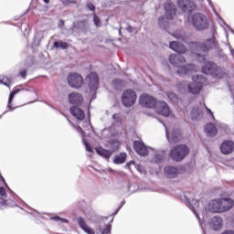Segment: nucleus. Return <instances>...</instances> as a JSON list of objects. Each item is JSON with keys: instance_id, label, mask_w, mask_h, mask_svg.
Here are the masks:
<instances>
[{"instance_id": "412c9836", "label": "nucleus", "mask_w": 234, "mask_h": 234, "mask_svg": "<svg viewBox=\"0 0 234 234\" xmlns=\"http://www.w3.org/2000/svg\"><path fill=\"white\" fill-rule=\"evenodd\" d=\"M172 36L178 41H183L184 43H187V41H189V35H187L186 31L176 30L172 34Z\"/></svg>"}, {"instance_id": "c756f323", "label": "nucleus", "mask_w": 234, "mask_h": 234, "mask_svg": "<svg viewBox=\"0 0 234 234\" xmlns=\"http://www.w3.org/2000/svg\"><path fill=\"white\" fill-rule=\"evenodd\" d=\"M165 156V152L164 151L157 152L153 158V162L154 164H162V162H164Z\"/></svg>"}, {"instance_id": "4be33fe9", "label": "nucleus", "mask_w": 234, "mask_h": 234, "mask_svg": "<svg viewBox=\"0 0 234 234\" xmlns=\"http://www.w3.org/2000/svg\"><path fill=\"white\" fill-rule=\"evenodd\" d=\"M208 211L210 213H222V208L220 207V201L215 199L208 204Z\"/></svg>"}, {"instance_id": "49530a36", "label": "nucleus", "mask_w": 234, "mask_h": 234, "mask_svg": "<svg viewBox=\"0 0 234 234\" xmlns=\"http://www.w3.org/2000/svg\"><path fill=\"white\" fill-rule=\"evenodd\" d=\"M0 196L1 197H5L6 196V190L3 186L0 187Z\"/></svg>"}, {"instance_id": "c85d7f7f", "label": "nucleus", "mask_w": 234, "mask_h": 234, "mask_svg": "<svg viewBox=\"0 0 234 234\" xmlns=\"http://www.w3.org/2000/svg\"><path fill=\"white\" fill-rule=\"evenodd\" d=\"M127 160V154L121 153L120 154L116 155L113 159V164L115 165H121L125 164V161Z\"/></svg>"}, {"instance_id": "72a5a7b5", "label": "nucleus", "mask_w": 234, "mask_h": 234, "mask_svg": "<svg viewBox=\"0 0 234 234\" xmlns=\"http://www.w3.org/2000/svg\"><path fill=\"white\" fill-rule=\"evenodd\" d=\"M167 98H169V100L171 101H173V103H178V96H176V94L173 91H168L166 93Z\"/></svg>"}, {"instance_id": "423d86ee", "label": "nucleus", "mask_w": 234, "mask_h": 234, "mask_svg": "<svg viewBox=\"0 0 234 234\" xmlns=\"http://www.w3.org/2000/svg\"><path fill=\"white\" fill-rule=\"evenodd\" d=\"M164 8L165 11V16H161L158 18V25L160 28H167L168 19H174L175 16H176V5L171 2V0H168L165 3Z\"/></svg>"}, {"instance_id": "37998d69", "label": "nucleus", "mask_w": 234, "mask_h": 234, "mask_svg": "<svg viewBox=\"0 0 234 234\" xmlns=\"http://www.w3.org/2000/svg\"><path fill=\"white\" fill-rule=\"evenodd\" d=\"M87 8L89 10H90L91 12H94V10H96V6H94V5H92L90 3L87 5Z\"/></svg>"}, {"instance_id": "1a4fd4ad", "label": "nucleus", "mask_w": 234, "mask_h": 234, "mask_svg": "<svg viewBox=\"0 0 234 234\" xmlns=\"http://www.w3.org/2000/svg\"><path fill=\"white\" fill-rule=\"evenodd\" d=\"M122 103L124 107H133L136 103V91L128 89L122 92Z\"/></svg>"}, {"instance_id": "864d4df0", "label": "nucleus", "mask_w": 234, "mask_h": 234, "mask_svg": "<svg viewBox=\"0 0 234 234\" xmlns=\"http://www.w3.org/2000/svg\"><path fill=\"white\" fill-rule=\"evenodd\" d=\"M43 1H44V3H46V4L50 3V0H43Z\"/></svg>"}, {"instance_id": "ddd939ff", "label": "nucleus", "mask_w": 234, "mask_h": 234, "mask_svg": "<svg viewBox=\"0 0 234 234\" xmlns=\"http://www.w3.org/2000/svg\"><path fill=\"white\" fill-rule=\"evenodd\" d=\"M133 149L136 154H140L141 156H147V154H149V150L147 149V146H145L144 142L134 141Z\"/></svg>"}, {"instance_id": "39448f33", "label": "nucleus", "mask_w": 234, "mask_h": 234, "mask_svg": "<svg viewBox=\"0 0 234 234\" xmlns=\"http://www.w3.org/2000/svg\"><path fill=\"white\" fill-rule=\"evenodd\" d=\"M203 74H207L215 78L216 80H222L228 76V72L224 68L218 67V65L213 62H207L204 67H202Z\"/></svg>"}, {"instance_id": "4d7b16f0", "label": "nucleus", "mask_w": 234, "mask_h": 234, "mask_svg": "<svg viewBox=\"0 0 234 234\" xmlns=\"http://www.w3.org/2000/svg\"><path fill=\"white\" fill-rule=\"evenodd\" d=\"M216 16H218V13H216Z\"/></svg>"}, {"instance_id": "4468645a", "label": "nucleus", "mask_w": 234, "mask_h": 234, "mask_svg": "<svg viewBox=\"0 0 234 234\" xmlns=\"http://www.w3.org/2000/svg\"><path fill=\"white\" fill-rule=\"evenodd\" d=\"M177 4L183 12H191L192 10H195V2L191 0H177Z\"/></svg>"}, {"instance_id": "473e14b6", "label": "nucleus", "mask_w": 234, "mask_h": 234, "mask_svg": "<svg viewBox=\"0 0 234 234\" xmlns=\"http://www.w3.org/2000/svg\"><path fill=\"white\" fill-rule=\"evenodd\" d=\"M55 48H62V50H67L69 48V44L63 41H57L54 43Z\"/></svg>"}, {"instance_id": "7ed1b4c3", "label": "nucleus", "mask_w": 234, "mask_h": 234, "mask_svg": "<svg viewBox=\"0 0 234 234\" xmlns=\"http://www.w3.org/2000/svg\"><path fill=\"white\" fill-rule=\"evenodd\" d=\"M215 37H211L209 39H207L205 43L200 42H192L190 43V48L197 56L199 58V61H206V54L211 50V48H215Z\"/></svg>"}, {"instance_id": "8fccbe9b", "label": "nucleus", "mask_w": 234, "mask_h": 234, "mask_svg": "<svg viewBox=\"0 0 234 234\" xmlns=\"http://www.w3.org/2000/svg\"><path fill=\"white\" fill-rule=\"evenodd\" d=\"M131 165H134V161H130V162L126 165L127 167H131Z\"/></svg>"}, {"instance_id": "f3484780", "label": "nucleus", "mask_w": 234, "mask_h": 234, "mask_svg": "<svg viewBox=\"0 0 234 234\" xmlns=\"http://www.w3.org/2000/svg\"><path fill=\"white\" fill-rule=\"evenodd\" d=\"M69 112L70 114H72V116L76 118V120H78L79 122H83L85 120V112H83V110H81L80 108L72 106L69 109Z\"/></svg>"}, {"instance_id": "7c9ffc66", "label": "nucleus", "mask_w": 234, "mask_h": 234, "mask_svg": "<svg viewBox=\"0 0 234 234\" xmlns=\"http://www.w3.org/2000/svg\"><path fill=\"white\" fill-rule=\"evenodd\" d=\"M18 92H21V89H16L10 93L7 102V109H9V111H14V108H12V101L14 100V96H16V94H18Z\"/></svg>"}, {"instance_id": "20e7f679", "label": "nucleus", "mask_w": 234, "mask_h": 234, "mask_svg": "<svg viewBox=\"0 0 234 234\" xmlns=\"http://www.w3.org/2000/svg\"><path fill=\"white\" fill-rule=\"evenodd\" d=\"M187 21L197 32H202V30H207V28H209V20H207V16L202 13L190 15L187 17Z\"/></svg>"}, {"instance_id": "58836bf2", "label": "nucleus", "mask_w": 234, "mask_h": 234, "mask_svg": "<svg viewBox=\"0 0 234 234\" xmlns=\"http://www.w3.org/2000/svg\"><path fill=\"white\" fill-rule=\"evenodd\" d=\"M115 123H122V115H120V113H115L112 116Z\"/></svg>"}, {"instance_id": "79ce46f5", "label": "nucleus", "mask_w": 234, "mask_h": 234, "mask_svg": "<svg viewBox=\"0 0 234 234\" xmlns=\"http://www.w3.org/2000/svg\"><path fill=\"white\" fill-rule=\"evenodd\" d=\"M51 220H60V222H67V219L61 218H59V217H58V216L52 217V218H51Z\"/></svg>"}, {"instance_id": "6e6552de", "label": "nucleus", "mask_w": 234, "mask_h": 234, "mask_svg": "<svg viewBox=\"0 0 234 234\" xmlns=\"http://www.w3.org/2000/svg\"><path fill=\"white\" fill-rule=\"evenodd\" d=\"M189 154V148L186 144L175 146L170 152V158L176 162H180Z\"/></svg>"}, {"instance_id": "aec40b11", "label": "nucleus", "mask_w": 234, "mask_h": 234, "mask_svg": "<svg viewBox=\"0 0 234 234\" xmlns=\"http://www.w3.org/2000/svg\"><path fill=\"white\" fill-rule=\"evenodd\" d=\"M218 200L221 207V213H224V211H229V209H231L233 207L234 202L229 198H221Z\"/></svg>"}, {"instance_id": "f704fd0d", "label": "nucleus", "mask_w": 234, "mask_h": 234, "mask_svg": "<svg viewBox=\"0 0 234 234\" xmlns=\"http://www.w3.org/2000/svg\"><path fill=\"white\" fill-rule=\"evenodd\" d=\"M111 148L112 150V152H113V153H114V151H118L120 149V141H118V140L112 141Z\"/></svg>"}, {"instance_id": "6ab92c4d", "label": "nucleus", "mask_w": 234, "mask_h": 234, "mask_svg": "<svg viewBox=\"0 0 234 234\" xmlns=\"http://www.w3.org/2000/svg\"><path fill=\"white\" fill-rule=\"evenodd\" d=\"M186 205L196 215L197 220H199V224H202V221H200V217L198 216V212L197 211V209H198V207H199L198 200L193 199L192 201H186Z\"/></svg>"}, {"instance_id": "a18cd8bd", "label": "nucleus", "mask_w": 234, "mask_h": 234, "mask_svg": "<svg viewBox=\"0 0 234 234\" xmlns=\"http://www.w3.org/2000/svg\"><path fill=\"white\" fill-rule=\"evenodd\" d=\"M204 107L207 110V112H208V114L212 116L213 120H215V116L213 115V112H211V109L207 108V106H206V104H204Z\"/></svg>"}, {"instance_id": "2f4dec72", "label": "nucleus", "mask_w": 234, "mask_h": 234, "mask_svg": "<svg viewBox=\"0 0 234 234\" xmlns=\"http://www.w3.org/2000/svg\"><path fill=\"white\" fill-rule=\"evenodd\" d=\"M123 85H124L123 80H122L120 79H114L112 82V86L113 87V89H115V90L122 89V87H123Z\"/></svg>"}, {"instance_id": "4c0bfd02", "label": "nucleus", "mask_w": 234, "mask_h": 234, "mask_svg": "<svg viewBox=\"0 0 234 234\" xmlns=\"http://www.w3.org/2000/svg\"><path fill=\"white\" fill-rule=\"evenodd\" d=\"M61 3L64 5V6H69V5H76L78 0H61Z\"/></svg>"}, {"instance_id": "393cba45", "label": "nucleus", "mask_w": 234, "mask_h": 234, "mask_svg": "<svg viewBox=\"0 0 234 234\" xmlns=\"http://www.w3.org/2000/svg\"><path fill=\"white\" fill-rule=\"evenodd\" d=\"M205 131L208 136H217V133H218V130L213 123H208L205 127Z\"/></svg>"}, {"instance_id": "a878e982", "label": "nucleus", "mask_w": 234, "mask_h": 234, "mask_svg": "<svg viewBox=\"0 0 234 234\" xmlns=\"http://www.w3.org/2000/svg\"><path fill=\"white\" fill-rule=\"evenodd\" d=\"M165 173L168 176V178H176L178 175V170L174 166H166L165 168Z\"/></svg>"}, {"instance_id": "9d476101", "label": "nucleus", "mask_w": 234, "mask_h": 234, "mask_svg": "<svg viewBox=\"0 0 234 234\" xmlns=\"http://www.w3.org/2000/svg\"><path fill=\"white\" fill-rule=\"evenodd\" d=\"M67 81L72 89H80L83 85V77L79 73L68 75Z\"/></svg>"}, {"instance_id": "cd10ccee", "label": "nucleus", "mask_w": 234, "mask_h": 234, "mask_svg": "<svg viewBox=\"0 0 234 234\" xmlns=\"http://www.w3.org/2000/svg\"><path fill=\"white\" fill-rule=\"evenodd\" d=\"M210 225L212 226L213 229L216 231L222 229V218L218 217H214L211 221Z\"/></svg>"}, {"instance_id": "e433bc0d", "label": "nucleus", "mask_w": 234, "mask_h": 234, "mask_svg": "<svg viewBox=\"0 0 234 234\" xmlns=\"http://www.w3.org/2000/svg\"><path fill=\"white\" fill-rule=\"evenodd\" d=\"M0 83H3L5 87H10V79L8 77H0Z\"/></svg>"}, {"instance_id": "c03bdc74", "label": "nucleus", "mask_w": 234, "mask_h": 234, "mask_svg": "<svg viewBox=\"0 0 234 234\" xmlns=\"http://www.w3.org/2000/svg\"><path fill=\"white\" fill-rule=\"evenodd\" d=\"M19 74H20L21 78H23L25 80V78H27V69L20 70Z\"/></svg>"}, {"instance_id": "ea45409f", "label": "nucleus", "mask_w": 234, "mask_h": 234, "mask_svg": "<svg viewBox=\"0 0 234 234\" xmlns=\"http://www.w3.org/2000/svg\"><path fill=\"white\" fill-rule=\"evenodd\" d=\"M83 144L86 147V151H88V153H93L92 151V146H90V144H89V143H87L85 140H83Z\"/></svg>"}, {"instance_id": "09e8293b", "label": "nucleus", "mask_w": 234, "mask_h": 234, "mask_svg": "<svg viewBox=\"0 0 234 234\" xmlns=\"http://www.w3.org/2000/svg\"><path fill=\"white\" fill-rule=\"evenodd\" d=\"M5 202L6 201H5V199L3 197H0V207H1V206H5Z\"/></svg>"}, {"instance_id": "13d9d810", "label": "nucleus", "mask_w": 234, "mask_h": 234, "mask_svg": "<svg viewBox=\"0 0 234 234\" xmlns=\"http://www.w3.org/2000/svg\"><path fill=\"white\" fill-rule=\"evenodd\" d=\"M26 90H28V89H26Z\"/></svg>"}, {"instance_id": "a211bd4d", "label": "nucleus", "mask_w": 234, "mask_h": 234, "mask_svg": "<svg viewBox=\"0 0 234 234\" xmlns=\"http://www.w3.org/2000/svg\"><path fill=\"white\" fill-rule=\"evenodd\" d=\"M220 151L222 154H231L234 151L233 141H224L220 146Z\"/></svg>"}, {"instance_id": "f257e3e1", "label": "nucleus", "mask_w": 234, "mask_h": 234, "mask_svg": "<svg viewBox=\"0 0 234 234\" xmlns=\"http://www.w3.org/2000/svg\"><path fill=\"white\" fill-rule=\"evenodd\" d=\"M139 103L143 107H146L147 109H154L158 114L161 116H165L167 118L169 114H171V110H169V106L164 101H156L154 97L149 94H143L139 99Z\"/></svg>"}, {"instance_id": "bb28decb", "label": "nucleus", "mask_w": 234, "mask_h": 234, "mask_svg": "<svg viewBox=\"0 0 234 234\" xmlns=\"http://www.w3.org/2000/svg\"><path fill=\"white\" fill-rule=\"evenodd\" d=\"M204 116V112L198 107H194L191 112L192 120H200Z\"/></svg>"}, {"instance_id": "0eeeda50", "label": "nucleus", "mask_w": 234, "mask_h": 234, "mask_svg": "<svg viewBox=\"0 0 234 234\" xmlns=\"http://www.w3.org/2000/svg\"><path fill=\"white\" fill-rule=\"evenodd\" d=\"M204 85H206V77L203 75H194L192 77V83L187 85V90L190 94H199Z\"/></svg>"}, {"instance_id": "b1692460", "label": "nucleus", "mask_w": 234, "mask_h": 234, "mask_svg": "<svg viewBox=\"0 0 234 234\" xmlns=\"http://www.w3.org/2000/svg\"><path fill=\"white\" fill-rule=\"evenodd\" d=\"M96 153L102 158H105L106 160H109L112 156V151L111 150H105L102 147H97L96 148Z\"/></svg>"}, {"instance_id": "9b49d317", "label": "nucleus", "mask_w": 234, "mask_h": 234, "mask_svg": "<svg viewBox=\"0 0 234 234\" xmlns=\"http://www.w3.org/2000/svg\"><path fill=\"white\" fill-rule=\"evenodd\" d=\"M87 80L89 81V87L91 91L98 90L100 87V78L98 77V73L91 72L88 75Z\"/></svg>"}, {"instance_id": "2eb2a0df", "label": "nucleus", "mask_w": 234, "mask_h": 234, "mask_svg": "<svg viewBox=\"0 0 234 234\" xmlns=\"http://www.w3.org/2000/svg\"><path fill=\"white\" fill-rule=\"evenodd\" d=\"M68 100L71 105H76L77 107H80V105L83 103V96H81V94L79 92L70 93Z\"/></svg>"}, {"instance_id": "c9c22d12", "label": "nucleus", "mask_w": 234, "mask_h": 234, "mask_svg": "<svg viewBox=\"0 0 234 234\" xmlns=\"http://www.w3.org/2000/svg\"><path fill=\"white\" fill-rule=\"evenodd\" d=\"M93 23L97 28L101 27V19H100V17H98L96 15L93 16Z\"/></svg>"}, {"instance_id": "5fc2aeb1", "label": "nucleus", "mask_w": 234, "mask_h": 234, "mask_svg": "<svg viewBox=\"0 0 234 234\" xmlns=\"http://www.w3.org/2000/svg\"><path fill=\"white\" fill-rule=\"evenodd\" d=\"M137 169H138V171L142 172V167L141 166H138Z\"/></svg>"}, {"instance_id": "dca6fc26", "label": "nucleus", "mask_w": 234, "mask_h": 234, "mask_svg": "<svg viewBox=\"0 0 234 234\" xmlns=\"http://www.w3.org/2000/svg\"><path fill=\"white\" fill-rule=\"evenodd\" d=\"M169 47L171 50H174V52H177V54H186V52H187V48H186L184 44L178 41L170 42Z\"/></svg>"}, {"instance_id": "3c124183", "label": "nucleus", "mask_w": 234, "mask_h": 234, "mask_svg": "<svg viewBox=\"0 0 234 234\" xmlns=\"http://www.w3.org/2000/svg\"><path fill=\"white\" fill-rule=\"evenodd\" d=\"M124 204H125V202H122V203L121 207H119L117 208V210L115 211V215L118 214V211H120V209H122V206H123Z\"/></svg>"}, {"instance_id": "f03ea898", "label": "nucleus", "mask_w": 234, "mask_h": 234, "mask_svg": "<svg viewBox=\"0 0 234 234\" xmlns=\"http://www.w3.org/2000/svg\"><path fill=\"white\" fill-rule=\"evenodd\" d=\"M169 61L173 67L177 69V74L179 76H184V74H189V72H197L198 69L193 64H186V58L182 55L172 54L169 56Z\"/></svg>"}, {"instance_id": "603ef678", "label": "nucleus", "mask_w": 234, "mask_h": 234, "mask_svg": "<svg viewBox=\"0 0 234 234\" xmlns=\"http://www.w3.org/2000/svg\"><path fill=\"white\" fill-rule=\"evenodd\" d=\"M207 1H208L209 6H213V3L211 2V0H207Z\"/></svg>"}, {"instance_id": "de8ad7c7", "label": "nucleus", "mask_w": 234, "mask_h": 234, "mask_svg": "<svg viewBox=\"0 0 234 234\" xmlns=\"http://www.w3.org/2000/svg\"><path fill=\"white\" fill-rule=\"evenodd\" d=\"M126 30H127L128 32L133 33V32H135V31H136V28L133 27L128 26V27H126Z\"/></svg>"}, {"instance_id": "a19ab883", "label": "nucleus", "mask_w": 234, "mask_h": 234, "mask_svg": "<svg viewBox=\"0 0 234 234\" xmlns=\"http://www.w3.org/2000/svg\"><path fill=\"white\" fill-rule=\"evenodd\" d=\"M68 122L70 123V125H72L73 129H76V131H78V133H83V129H81V127L80 126L76 127V125H74L72 122H70V120L69 119H68Z\"/></svg>"}, {"instance_id": "5701e85b", "label": "nucleus", "mask_w": 234, "mask_h": 234, "mask_svg": "<svg viewBox=\"0 0 234 234\" xmlns=\"http://www.w3.org/2000/svg\"><path fill=\"white\" fill-rule=\"evenodd\" d=\"M78 224H79L80 228H81L85 233L96 234L94 229H92L90 227H89V225L87 224V222H85V219H83V218H78Z\"/></svg>"}, {"instance_id": "6e6d98bb", "label": "nucleus", "mask_w": 234, "mask_h": 234, "mask_svg": "<svg viewBox=\"0 0 234 234\" xmlns=\"http://www.w3.org/2000/svg\"><path fill=\"white\" fill-rule=\"evenodd\" d=\"M108 171L111 173L112 172V168H109Z\"/></svg>"}, {"instance_id": "f8f14e48", "label": "nucleus", "mask_w": 234, "mask_h": 234, "mask_svg": "<svg viewBox=\"0 0 234 234\" xmlns=\"http://www.w3.org/2000/svg\"><path fill=\"white\" fill-rule=\"evenodd\" d=\"M165 134L169 144H178L182 140V133L178 129L173 130L169 135V131L165 128Z\"/></svg>"}]
</instances>
